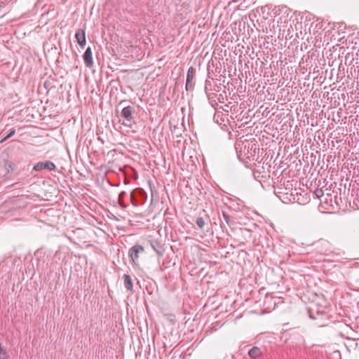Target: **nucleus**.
<instances>
[{
	"mask_svg": "<svg viewBox=\"0 0 359 359\" xmlns=\"http://www.w3.org/2000/svg\"><path fill=\"white\" fill-rule=\"evenodd\" d=\"M4 168L8 172H11L15 169L16 165L13 161L6 159L4 160Z\"/></svg>",
	"mask_w": 359,
	"mask_h": 359,
	"instance_id": "obj_15",
	"label": "nucleus"
},
{
	"mask_svg": "<svg viewBox=\"0 0 359 359\" xmlns=\"http://www.w3.org/2000/svg\"><path fill=\"white\" fill-rule=\"evenodd\" d=\"M126 194L125 191H122L118 196V203L122 209L128 208V205L124 203V196Z\"/></svg>",
	"mask_w": 359,
	"mask_h": 359,
	"instance_id": "obj_14",
	"label": "nucleus"
},
{
	"mask_svg": "<svg viewBox=\"0 0 359 359\" xmlns=\"http://www.w3.org/2000/svg\"><path fill=\"white\" fill-rule=\"evenodd\" d=\"M263 354V351L261 350L260 348L257 346H253L251 349L248 351V355L252 359H257L262 356Z\"/></svg>",
	"mask_w": 359,
	"mask_h": 359,
	"instance_id": "obj_9",
	"label": "nucleus"
},
{
	"mask_svg": "<svg viewBox=\"0 0 359 359\" xmlns=\"http://www.w3.org/2000/svg\"><path fill=\"white\" fill-rule=\"evenodd\" d=\"M272 299V297H269V296H266V298H265V301L268 300V299Z\"/></svg>",
	"mask_w": 359,
	"mask_h": 359,
	"instance_id": "obj_22",
	"label": "nucleus"
},
{
	"mask_svg": "<svg viewBox=\"0 0 359 359\" xmlns=\"http://www.w3.org/2000/svg\"><path fill=\"white\" fill-rule=\"evenodd\" d=\"M119 184H119V183H118V184H116L114 186H115V187H118V186H119Z\"/></svg>",
	"mask_w": 359,
	"mask_h": 359,
	"instance_id": "obj_26",
	"label": "nucleus"
},
{
	"mask_svg": "<svg viewBox=\"0 0 359 359\" xmlns=\"http://www.w3.org/2000/svg\"><path fill=\"white\" fill-rule=\"evenodd\" d=\"M151 247L155 250V252L159 256H162L164 253V248L163 245L158 241H154L151 243Z\"/></svg>",
	"mask_w": 359,
	"mask_h": 359,
	"instance_id": "obj_12",
	"label": "nucleus"
},
{
	"mask_svg": "<svg viewBox=\"0 0 359 359\" xmlns=\"http://www.w3.org/2000/svg\"><path fill=\"white\" fill-rule=\"evenodd\" d=\"M135 109L132 106H127L123 107L121 112V116L127 121L128 123H123V125L130 126L133 123H135L134 114Z\"/></svg>",
	"mask_w": 359,
	"mask_h": 359,
	"instance_id": "obj_4",
	"label": "nucleus"
},
{
	"mask_svg": "<svg viewBox=\"0 0 359 359\" xmlns=\"http://www.w3.org/2000/svg\"><path fill=\"white\" fill-rule=\"evenodd\" d=\"M9 354L8 349L6 346H3L2 343L0 342V359H8Z\"/></svg>",
	"mask_w": 359,
	"mask_h": 359,
	"instance_id": "obj_16",
	"label": "nucleus"
},
{
	"mask_svg": "<svg viewBox=\"0 0 359 359\" xmlns=\"http://www.w3.org/2000/svg\"><path fill=\"white\" fill-rule=\"evenodd\" d=\"M147 200V192L140 187L134 189L130 194V201L133 206L144 205Z\"/></svg>",
	"mask_w": 359,
	"mask_h": 359,
	"instance_id": "obj_2",
	"label": "nucleus"
},
{
	"mask_svg": "<svg viewBox=\"0 0 359 359\" xmlns=\"http://www.w3.org/2000/svg\"><path fill=\"white\" fill-rule=\"evenodd\" d=\"M196 224L200 228H202V217L197 218Z\"/></svg>",
	"mask_w": 359,
	"mask_h": 359,
	"instance_id": "obj_21",
	"label": "nucleus"
},
{
	"mask_svg": "<svg viewBox=\"0 0 359 359\" xmlns=\"http://www.w3.org/2000/svg\"><path fill=\"white\" fill-rule=\"evenodd\" d=\"M241 149V155L249 161H255L257 151H259V145L255 141H245Z\"/></svg>",
	"mask_w": 359,
	"mask_h": 359,
	"instance_id": "obj_1",
	"label": "nucleus"
},
{
	"mask_svg": "<svg viewBox=\"0 0 359 359\" xmlns=\"http://www.w3.org/2000/svg\"><path fill=\"white\" fill-rule=\"evenodd\" d=\"M223 217L225 220V222L229 225L231 224V219L230 217L226 214L225 212H223Z\"/></svg>",
	"mask_w": 359,
	"mask_h": 359,
	"instance_id": "obj_19",
	"label": "nucleus"
},
{
	"mask_svg": "<svg viewBox=\"0 0 359 359\" xmlns=\"http://www.w3.org/2000/svg\"><path fill=\"white\" fill-rule=\"evenodd\" d=\"M216 92L217 91H210L209 93H205L208 100L209 101V103L213 107H215L216 105H217V95Z\"/></svg>",
	"mask_w": 359,
	"mask_h": 359,
	"instance_id": "obj_11",
	"label": "nucleus"
},
{
	"mask_svg": "<svg viewBox=\"0 0 359 359\" xmlns=\"http://www.w3.org/2000/svg\"><path fill=\"white\" fill-rule=\"evenodd\" d=\"M83 59L85 65L88 67L93 65V60L92 56V50L90 47H88L83 55Z\"/></svg>",
	"mask_w": 359,
	"mask_h": 359,
	"instance_id": "obj_8",
	"label": "nucleus"
},
{
	"mask_svg": "<svg viewBox=\"0 0 359 359\" xmlns=\"http://www.w3.org/2000/svg\"><path fill=\"white\" fill-rule=\"evenodd\" d=\"M170 130L172 134H175L177 136H179V132L180 131V128H179L177 126H172L171 122H170Z\"/></svg>",
	"mask_w": 359,
	"mask_h": 359,
	"instance_id": "obj_18",
	"label": "nucleus"
},
{
	"mask_svg": "<svg viewBox=\"0 0 359 359\" xmlns=\"http://www.w3.org/2000/svg\"><path fill=\"white\" fill-rule=\"evenodd\" d=\"M315 194L318 198H320L321 196H323V191L322 189H316L315 191Z\"/></svg>",
	"mask_w": 359,
	"mask_h": 359,
	"instance_id": "obj_20",
	"label": "nucleus"
},
{
	"mask_svg": "<svg viewBox=\"0 0 359 359\" xmlns=\"http://www.w3.org/2000/svg\"><path fill=\"white\" fill-rule=\"evenodd\" d=\"M15 134V129L14 128H12L8 130V133L4 137V138L0 141V143H3L9 138H11L12 136H13Z\"/></svg>",
	"mask_w": 359,
	"mask_h": 359,
	"instance_id": "obj_17",
	"label": "nucleus"
},
{
	"mask_svg": "<svg viewBox=\"0 0 359 359\" xmlns=\"http://www.w3.org/2000/svg\"><path fill=\"white\" fill-rule=\"evenodd\" d=\"M6 130V128L4 130H2V132H1V134L4 133L5 132V130Z\"/></svg>",
	"mask_w": 359,
	"mask_h": 359,
	"instance_id": "obj_25",
	"label": "nucleus"
},
{
	"mask_svg": "<svg viewBox=\"0 0 359 359\" xmlns=\"http://www.w3.org/2000/svg\"><path fill=\"white\" fill-rule=\"evenodd\" d=\"M219 116V114H215L214 118L216 119Z\"/></svg>",
	"mask_w": 359,
	"mask_h": 359,
	"instance_id": "obj_24",
	"label": "nucleus"
},
{
	"mask_svg": "<svg viewBox=\"0 0 359 359\" xmlns=\"http://www.w3.org/2000/svg\"><path fill=\"white\" fill-rule=\"evenodd\" d=\"M43 170H47L50 171L55 170H56V165L50 161H46L38 162L33 167V170L36 172H39Z\"/></svg>",
	"mask_w": 359,
	"mask_h": 359,
	"instance_id": "obj_6",
	"label": "nucleus"
},
{
	"mask_svg": "<svg viewBox=\"0 0 359 359\" xmlns=\"http://www.w3.org/2000/svg\"><path fill=\"white\" fill-rule=\"evenodd\" d=\"M76 42L81 47L83 48L86 43V32L83 29H79L75 34Z\"/></svg>",
	"mask_w": 359,
	"mask_h": 359,
	"instance_id": "obj_7",
	"label": "nucleus"
},
{
	"mask_svg": "<svg viewBox=\"0 0 359 359\" xmlns=\"http://www.w3.org/2000/svg\"><path fill=\"white\" fill-rule=\"evenodd\" d=\"M124 286L126 289L130 292L133 291V283L130 275L124 274L123 276Z\"/></svg>",
	"mask_w": 359,
	"mask_h": 359,
	"instance_id": "obj_10",
	"label": "nucleus"
},
{
	"mask_svg": "<svg viewBox=\"0 0 359 359\" xmlns=\"http://www.w3.org/2000/svg\"><path fill=\"white\" fill-rule=\"evenodd\" d=\"M193 71H194V68L193 67H190L188 70V72H187V81H186V88L187 90L189 89V88H191L192 85H193Z\"/></svg>",
	"mask_w": 359,
	"mask_h": 359,
	"instance_id": "obj_13",
	"label": "nucleus"
},
{
	"mask_svg": "<svg viewBox=\"0 0 359 359\" xmlns=\"http://www.w3.org/2000/svg\"><path fill=\"white\" fill-rule=\"evenodd\" d=\"M210 62H209L208 64V71H210ZM220 86L217 85L216 82L214 81V79L210 77V72H208V76L205 80V92L209 93L210 91H219Z\"/></svg>",
	"mask_w": 359,
	"mask_h": 359,
	"instance_id": "obj_5",
	"label": "nucleus"
},
{
	"mask_svg": "<svg viewBox=\"0 0 359 359\" xmlns=\"http://www.w3.org/2000/svg\"><path fill=\"white\" fill-rule=\"evenodd\" d=\"M128 183H129V180H124V184H128Z\"/></svg>",
	"mask_w": 359,
	"mask_h": 359,
	"instance_id": "obj_23",
	"label": "nucleus"
},
{
	"mask_svg": "<svg viewBox=\"0 0 359 359\" xmlns=\"http://www.w3.org/2000/svg\"><path fill=\"white\" fill-rule=\"evenodd\" d=\"M144 252V248L139 244H135L128 250V256L130 257L133 266L139 265V258L141 254Z\"/></svg>",
	"mask_w": 359,
	"mask_h": 359,
	"instance_id": "obj_3",
	"label": "nucleus"
}]
</instances>
